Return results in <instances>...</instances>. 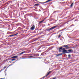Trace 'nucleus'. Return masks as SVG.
<instances>
[{
    "label": "nucleus",
    "instance_id": "nucleus-1",
    "mask_svg": "<svg viewBox=\"0 0 79 79\" xmlns=\"http://www.w3.org/2000/svg\"><path fill=\"white\" fill-rule=\"evenodd\" d=\"M56 26H54V27H51V28L47 29V31H51V30H53V29H54L56 28Z\"/></svg>",
    "mask_w": 79,
    "mask_h": 79
},
{
    "label": "nucleus",
    "instance_id": "nucleus-2",
    "mask_svg": "<svg viewBox=\"0 0 79 79\" xmlns=\"http://www.w3.org/2000/svg\"><path fill=\"white\" fill-rule=\"evenodd\" d=\"M67 50H63L62 52L63 53V54H65L66 53H69V52H67Z\"/></svg>",
    "mask_w": 79,
    "mask_h": 79
},
{
    "label": "nucleus",
    "instance_id": "nucleus-3",
    "mask_svg": "<svg viewBox=\"0 0 79 79\" xmlns=\"http://www.w3.org/2000/svg\"><path fill=\"white\" fill-rule=\"evenodd\" d=\"M64 47H65V48L66 49H67L68 48H70L68 47V45H64L63 46Z\"/></svg>",
    "mask_w": 79,
    "mask_h": 79
},
{
    "label": "nucleus",
    "instance_id": "nucleus-4",
    "mask_svg": "<svg viewBox=\"0 0 79 79\" xmlns=\"http://www.w3.org/2000/svg\"><path fill=\"white\" fill-rule=\"evenodd\" d=\"M35 29V26L34 25H33L31 28V30H34V29Z\"/></svg>",
    "mask_w": 79,
    "mask_h": 79
},
{
    "label": "nucleus",
    "instance_id": "nucleus-5",
    "mask_svg": "<svg viewBox=\"0 0 79 79\" xmlns=\"http://www.w3.org/2000/svg\"><path fill=\"white\" fill-rule=\"evenodd\" d=\"M63 48L62 47H60L59 48V52H61V50H62Z\"/></svg>",
    "mask_w": 79,
    "mask_h": 79
},
{
    "label": "nucleus",
    "instance_id": "nucleus-6",
    "mask_svg": "<svg viewBox=\"0 0 79 79\" xmlns=\"http://www.w3.org/2000/svg\"><path fill=\"white\" fill-rule=\"evenodd\" d=\"M12 58H18V56H12L11 57Z\"/></svg>",
    "mask_w": 79,
    "mask_h": 79
},
{
    "label": "nucleus",
    "instance_id": "nucleus-7",
    "mask_svg": "<svg viewBox=\"0 0 79 79\" xmlns=\"http://www.w3.org/2000/svg\"><path fill=\"white\" fill-rule=\"evenodd\" d=\"M60 55H62V53L56 55V56H59Z\"/></svg>",
    "mask_w": 79,
    "mask_h": 79
},
{
    "label": "nucleus",
    "instance_id": "nucleus-8",
    "mask_svg": "<svg viewBox=\"0 0 79 79\" xmlns=\"http://www.w3.org/2000/svg\"><path fill=\"white\" fill-rule=\"evenodd\" d=\"M68 52H72V51H73V50L72 49H69V50H68Z\"/></svg>",
    "mask_w": 79,
    "mask_h": 79
},
{
    "label": "nucleus",
    "instance_id": "nucleus-9",
    "mask_svg": "<svg viewBox=\"0 0 79 79\" xmlns=\"http://www.w3.org/2000/svg\"><path fill=\"white\" fill-rule=\"evenodd\" d=\"M29 58H31V57H33V56H29Z\"/></svg>",
    "mask_w": 79,
    "mask_h": 79
},
{
    "label": "nucleus",
    "instance_id": "nucleus-10",
    "mask_svg": "<svg viewBox=\"0 0 79 79\" xmlns=\"http://www.w3.org/2000/svg\"><path fill=\"white\" fill-rule=\"evenodd\" d=\"M15 35H9V37H13V36H14Z\"/></svg>",
    "mask_w": 79,
    "mask_h": 79
},
{
    "label": "nucleus",
    "instance_id": "nucleus-11",
    "mask_svg": "<svg viewBox=\"0 0 79 79\" xmlns=\"http://www.w3.org/2000/svg\"><path fill=\"white\" fill-rule=\"evenodd\" d=\"M74 4V3H73L71 4L70 5V7L71 8L73 6V4Z\"/></svg>",
    "mask_w": 79,
    "mask_h": 79
},
{
    "label": "nucleus",
    "instance_id": "nucleus-12",
    "mask_svg": "<svg viewBox=\"0 0 79 79\" xmlns=\"http://www.w3.org/2000/svg\"><path fill=\"white\" fill-rule=\"evenodd\" d=\"M44 20H43L40 22L39 23H42V22H44Z\"/></svg>",
    "mask_w": 79,
    "mask_h": 79
},
{
    "label": "nucleus",
    "instance_id": "nucleus-13",
    "mask_svg": "<svg viewBox=\"0 0 79 79\" xmlns=\"http://www.w3.org/2000/svg\"><path fill=\"white\" fill-rule=\"evenodd\" d=\"M25 52H21L20 53V55H22L23 54V53H24Z\"/></svg>",
    "mask_w": 79,
    "mask_h": 79
},
{
    "label": "nucleus",
    "instance_id": "nucleus-14",
    "mask_svg": "<svg viewBox=\"0 0 79 79\" xmlns=\"http://www.w3.org/2000/svg\"><path fill=\"white\" fill-rule=\"evenodd\" d=\"M51 72H52V71H49L48 73L47 74V75H48H48H49V74H50V73Z\"/></svg>",
    "mask_w": 79,
    "mask_h": 79
},
{
    "label": "nucleus",
    "instance_id": "nucleus-15",
    "mask_svg": "<svg viewBox=\"0 0 79 79\" xmlns=\"http://www.w3.org/2000/svg\"><path fill=\"white\" fill-rule=\"evenodd\" d=\"M50 1H51V0H48L46 2L47 3H48V2H50Z\"/></svg>",
    "mask_w": 79,
    "mask_h": 79
},
{
    "label": "nucleus",
    "instance_id": "nucleus-16",
    "mask_svg": "<svg viewBox=\"0 0 79 79\" xmlns=\"http://www.w3.org/2000/svg\"><path fill=\"white\" fill-rule=\"evenodd\" d=\"M38 5H39V4H36L35 5V6H37Z\"/></svg>",
    "mask_w": 79,
    "mask_h": 79
},
{
    "label": "nucleus",
    "instance_id": "nucleus-17",
    "mask_svg": "<svg viewBox=\"0 0 79 79\" xmlns=\"http://www.w3.org/2000/svg\"><path fill=\"white\" fill-rule=\"evenodd\" d=\"M41 55H42V56H44V53H41Z\"/></svg>",
    "mask_w": 79,
    "mask_h": 79
},
{
    "label": "nucleus",
    "instance_id": "nucleus-18",
    "mask_svg": "<svg viewBox=\"0 0 79 79\" xmlns=\"http://www.w3.org/2000/svg\"><path fill=\"white\" fill-rule=\"evenodd\" d=\"M62 50H63H63H65V48H63Z\"/></svg>",
    "mask_w": 79,
    "mask_h": 79
},
{
    "label": "nucleus",
    "instance_id": "nucleus-19",
    "mask_svg": "<svg viewBox=\"0 0 79 79\" xmlns=\"http://www.w3.org/2000/svg\"><path fill=\"white\" fill-rule=\"evenodd\" d=\"M60 37H61V35H59L58 37V39H59V38H60Z\"/></svg>",
    "mask_w": 79,
    "mask_h": 79
},
{
    "label": "nucleus",
    "instance_id": "nucleus-20",
    "mask_svg": "<svg viewBox=\"0 0 79 79\" xmlns=\"http://www.w3.org/2000/svg\"><path fill=\"white\" fill-rule=\"evenodd\" d=\"M16 60L15 59H12V61H14V60Z\"/></svg>",
    "mask_w": 79,
    "mask_h": 79
},
{
    "label": "nucleus",
    "instance_id": "nucleus-21",
    "mask_svg": "<svg viewBox=\"0 0 79 79\" xmlns=\"http://www.w3.org/2000/svg\"><path fill=\"white\" fill-rule=\"evenodd\" d=\"M18 33H16L14 35H18Z\"/></svg>",
    "mask_w": 79,
    "mask_h": 79
},
{
    "label": "nucleus",
    "instance_id": "nucleus-22",
    "mask_svg": "<svg viewBox=\"0 0 79 79\" xmlns=\"http://www.w3.org/2000/svg\"><path fill=\"white\" fill-rule=\"evenodd\" d=\"M4 69H1V70H0V72H1V71H3V70H4Z\"/></svg>",
    "mask_w": 79,
    "mask_h": 79
},
{
    "label": "nucleus",
    "instance_id": "nucleus-23",
    "mask_svg": "<svg viewBox=\"0 0 79 79\" xmlns=\"http://www.w3.org/2000/svg\"><path fill=\"white\" fill-rule=\"evenodd\" d=\"M68 56H69V58H70V56H71V55H68Z\"/></svg>",
    "mask_w": 79,
    "mask_h": 79
},
{
    "label": "nucleus",
    "instance_id": "nucleus-24",
    "mask_svg": "<svg viewBox=\"0 0 79 79\" xmlns=\"http://www.w3.org/2000/svg\"><path fill=\"white\" fill-rule=\"evenodd\" d=\"M36 55H37V56H39V54H36Z\"/></svg>",
    "mask_w": 79,
    "mask_h": 79
},
{
    "label": "nucleus",
    "instance_id": "nucleus-25",
    "mask_svg": "<svg viewBox=\"0 0 79 79\" xmlns=\"http://www.w3.org/2000/svg\"><path fill=\"white\" fill-rule=\"evenodd\" d=\"M74 26V24H72L70 26V27H71V26Z\"/></svg>",
    "mask_w": 79,
    "mask_h": 79
},
{
    "label": "nucleus",
    "instance_id": "nucleus-26",
    "mask_svg": "<svg viewBox=\"0 0 79 79\" xmlns=\"http://www.w3.org/2000/svg\"><path fill=\"white\" fill-rule=\"evenodd\" d=\"M45 76L44 77H43L42 78H43V79H44V78H45Z\"/></svg>",
    "mask_w": 79,
    "mask_h": 79
},
{
    "label": "nucleus",
    "instance_id": "nucleus-27",
    "mask_svg": "<svg viewBox=\"0 0 79 79\" xmlns=\"http://www.w3.org/2000/svg\"><path fill=\"white\" fill-rule=\"evenodd\" d=\"M48 75H47V74H46L45 75V77H47V76Z\"/></svg>",
    "mask_w": 79,
    "mask_h": 79
},
{
    "label": "nucleus",
    "instance_id": "nucleus-28",
    "mask_svg": "<svg viewBox=\"0 0 79 79\" xmlns=\"http://www.w3.org/2000/svg\"><path fill=\"white\" fill-rule=\"evenodd\" d=\"M62 33H63V32H61V33H60V35H62Z\"/></svg>",
    "mask_w": 79,
    "mask_h": 79
},
{
    "label": "nucleus",
    "instance_id": "nucleus-29",
    "mask_svg": "<svg viewBox=\"0 0 79 79\" xmlns=\"http://www.w3.org/2000/svg\"><path fill=\"white\" fill-rule=\"evenodd\" d=\"M34 56H37V55H36V54H34Z\"/></svg>",
    "mask_w": 79,
    "mask_h": 79
},
{
    "label": "nucleus",
    "instance_id": "nucleus-30",
    "mask_svg": "<svg viewBox=\"0 0 79 79\" xmlns=\"http://www.w3.org/2000/svg\"><path fill=\"white\" fill-rule=\"evenodd\" d=\"M43 32H44L43 31L41 32L40 33V34H42V33H43Z\"/></svg>",
    "mask_w": 79,
    "mask_h": 79
},
{
    "label": "nucleus",
    "instance_id": "nucleus-31",
    "mask_svg": "<svg viewBox=\"0 0 79 79\" xmlns=\"http://www.w3.org/2000/svg\"><path fill=\"white\" fill-rule=\"evenodd\" d=\"M41 52V51H38V52Z\"/></svg>",
    "mask_w": 79,
    "mask_h": 79
},
{
    "label": "nucleus",
    "instance_id": "nucleus-32",
    "mask_svg": "<svg viewBox=\"0 0 79 79\" xmlns=\"http://www.w3.org/2000/svg\"><path fill=\"white\" fill-rule=\"evenodd\" d=\"M47 3L46 1L45 2H43V3Z\"/></svg>",
    "mask_w": 79,
    "mask_h": 79
},
{
    "label": "nucleus",
    "instance_id": "nucleus-33",
    "mask_svg": "<svg viewBox=\"0 0 79 79\" xmlns=\"http://www.w3.org/2000/svg\"><path fill=\"white\" fill-rule=\"evenodd\" d=\"M61 30H60V31H59L58 32H61Z\"/></svg>",
    "mask_w": 79,
    "mask_h": 79
},
{
    "label": "nucleus",
    "instance_id": "nucleus-34",
    "mask_svg": "<svg viewBox=\"0 0 79 79\" xmlns=\"http://www.w3.org/2000/svg\"><path fill=\"white\" fill-rule=\"evenodd\" d=\"M40 3H43L44 4V2H40Z\"/></svg>",
    "mask_w": 79,
    "mask_h": 79
},
{
    "label": "nucleus",
    "instance_id": "nucleus-35",
    "mask_svg": "<svg viewBox=\"0 0 79 79\" xmlns=\"http://www.w3.org/2000/svg\"><path fill=\"white\" fill-rule=\"evenodd\" d=\"M5 68H6V67H4V69H5Z\"/></svg>",
    "mask_w": 79,
    "mask_h": 79
},
{
    "label": "nucleus",
    "instance_id": "nucleus-36",
    "mask_svg": "<svg viewBox=\"0 0 79 79\" xmlns=\"http://www.w3.org/2000/svg\"><path fill=\"white\" fill-rule=\"evenodd\" d=\"M0 21H2V20H0Z\"/></svg>",
    "mask_w": 79,
    "mask_h": 79
},
{
    "label": "nucleus",
    "instance_id": "nucleus-37",
    "mask_svg": "<svg viewBox=\"0 0 79 79\" xmlns=\"http://www.w3.org/2000/svg\"><path fill=\"white\" fill-rule=\"evenodd\" d=\"M41 30H42V29H40V31Z\"/></svg>",
    "mask_w": 79,
    "mask_h": 79
},
{
    "label": "nucleus",
    "instance_id": "nucleus-38",
    "mask_svg": "<svg viewBox=\"0 0 79 79\" xmlns=\"http://www.w3.org/2000/svg\"><path fill=\"white\" fill-rule=\"evenodd\" d=\"M37 8L36 7V8H35V9H37Z\"/></svg>",
    "mask_w": 79,
    "mask_h": 79
},
{
    "label": "nucleus",
    "instance_id": "nucleus-39",
    "mask_svg": "<svg viewBox=\"0 0 79 79\" xmlns=\"http://www.w3.org/2000/svg\"><path fill=\"white\" fill-rule=\"evenodd\" d=\"M3 79V78H0V79Z\"/></svg>",
    "mask_w": 79,
    "mask_h": 79
},
{
    "label": "nucleus",
    "instance_id": "nucleus-40",
    "mask_svg": "<svg viewBox=\"0 0 79 79\" xmlns=\"http://www.w3.org/2000/svg\"><path fill=\"white\" fill-rule=\"evenodd\" d=\"M39 58V57H38V58Z\"/></svg>",
    "mask_w": 79,
    "mask_h": 79
},
{
    "label": "nucleus",
    "instance_id": "nucleus-41",
    "mask_svg": "<svg viewBox=\"0 0 79 79\" xmlns=\"http://www.w3.org/2000/svg\"><path fill=\"white\" fill-rule=\"evenodd\" d=\"M35 1H37V0H35Z\"/></svg>",
    "mask_w": 79,
    "mask_h": 79
},
{
    "label": "nucleus",
    "instance_id": "nucleus-42",
    "mask_svg": "<svg viewBox=\"0 0 79 79\" xmlns=\"http://www.w3.org/2000/svg\"><path fill=\"white\" fill-rule=\"evenodd\" d=\"M0 2H1V1H0Z\"/></svg>",
    "mask_w": 79,
    "mask_h": 79
},
{
    "label": "nucleus",
    "instance_id": "nucleus-43",
    "mask_svg": "<svg viewBox=\"0 0 79 79\" xmlns=\"http://www.w3.org/2000/svg\"><path fill=\"white\" fill-rule=\"evenodd\" d=\"M56 11H55V12H56Z\"/></svg>",
    "mask_w": 79,
    "mask_h": 79
},
{
    "label": "nucleus",
    "instance_id": "nucleus-44",
    "mask_svg": "<svg viewBox=\"0 0 79 79\" xmlns=\"http://www.w3.org/2000/svg\"><path fill=\"white\" fill-rule=\"evenodd\" d=\"M51 1H52V0H51Z\"/></svg>",
    "mask_w": 79,
    "mask_h": 79
},
{
    "label": "nucleus",
    "instance_id": "nucleus-45",
    "mask_svg": "<svg viewBox=\"0 0 79 79\" xmlns=\"http://www.w3.org/2000/svg\"><path fill=\"white\" fill-rule=\"evenodd\" d=\"M33 7H34V6Z\"/></svg>",
    "mask_w": 79,
    "mask_h": 79
}]
</instances>
